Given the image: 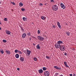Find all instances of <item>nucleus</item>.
Returning a JSON list of instances; mask_svg holds the SVG:
<instances>
[{"instance_id": "obj_1", "label": "nucleus", "mask_w": 76, "mask_h": 76, "mask_svg": "<svg viewBox=\"0 0 76 76\" xmlns=\"http://www.w3.org/2000/svg\"><path fill=\"white\" fill-rule=\"evenodd\" d=\"M37 38L39 41H43L44 39V38L41 37V36H37Z\"/></svg>"}, {"instance_id": "obj_2", "label": "nucleus", "mask_w": 76, "mask_h": 76, "mask_svg": "<svg viewBox=\"0 0 76 76\" xmlns=\"http://www.w3.org/2000/svg\"><path fill=\"white\" fill-rule=\"evenodd\" d=\"M50 75L49 72L48 71H45L44 72V75L45 76H48Z\"/></svg>"}, {"instance_id": "obj_3", "label": "nucleus", "mask_w": 76, "mask_h": 76, "mask_svg": "<svg viewBox=\"0 0 76 76\" xmlns=\"http://www.w3.org/2000/svg\"><path fill=\"white\" fill-rule=\"evenodd\" d=\"M55 47L56 48H60V45L59 44H58L57 43H56L55 45Z\"/></svg>"}, {"instance_id": "obj_4", "label": "nucleus", "mask_w": 76, "mask_h": 76, "mask_svg": "<svg viewBox=\"0 0 76 76\" xmlns=\"http://www.w3.org/2000/svg\"><path fill=\"white\" fill-rule=\"evenodd\" d=\"M65 47H63V46H61L60 48V50L61 51H64L65 50Z\"/></svg>"}, {"instance_id": "obj_5", "label": "nucleus", "mask_w": 76, "mask_h": 76, "mask_svg": "<svg viewBox=\"0 0 76 76\" xmlns=\"http://www.w3.org/2000/svg\"><path fill=\"white\" fill-rule=\"evenodd\" d=\"M52 9L55 11H56L57 10V9H58V7H55L54 6H53L52 7Z\"/></svg>"}, {"instance_id": "obj_6", "label": "nucleus", "mask_w": 76, "mask_h": 76, "mask_svg": "<svg viewBox=\"0 0 76 76\" xmlns=\"http://www.w3.org/2000/svg\"><path fill=\"white\" fill-rule=\"evenodd\" d=\"M61 7V8L62 9H65L66 8V7H65V6L64 5V4L63 3H61L60 4Z\"/></svg>"}, {"instance_id": "obj_7", "label": "nucleus", "mask_w": 76, "mask_h": 76, "mask_svg": "<svg viewBox=\"0 0 76 76\" xmlns=\"http://www.w3.org/2000/svg\"><path fill=\"white\" fill-rule=\"evenodd\" d=\"M5 31L7 35H10V33H11V32L7 30H6Z\"/></svg>"}, {"instance_id": "obj_8", "label": "nucleus", "mask_w": 76, "mask_h": 76, "mask_svg": "<svg viewBox=\"0 0 76 76\" xmlns=\"http://www.w3.org/2000/svg\"><path fill=\"white\" fill-rule=\"evenodd\" d=\"M6 51H5V52L7 54L9 55L10 54V52L9 50H6Z\"/></svg>"}, {"instance_id": "obj_9", "label": "nucleus", "mask_w": 76, "mask_h": 76, "mask_svg": "<svg viewBox=\"0 0 76 76\" xmlns=\"http://www.w3.org/2000/svg\"><path fill=\"white\" fill-rule=\"evenodd\" d=\"M26 33H24L23 34L22 36V38H25L26 37Z\"/></svg>"}, {"instance_id": "obj_10", "label": "nucleus", "mask_w": 76, "mask_h": 76, "mask_svg": "<svg viewBox=\"0 0 76 76\" xmlns=\"http://www.w3.org/2000/svg\"><path fill=\"white\" fill-rule=\"evenodd\" d=\"M27 53L28 55H29L30 54H31V50H27Z\"/></svg>"}, {"instance_id": "obj_11", "label": "nucleus", "mask_w": 76, "mask_h": 76, "mask_svg": "<svg viewBox=\"0 0 76 76\" xmlns=\"http://www.w3.org/2000/svg\"><path fill=\"white\" fill-rule=\"evenodd\" d=\"M57 23L58 26L59 27V28H61V25H60V23H59V22H57Z\"/></svg>"}, {"instance_id": "obj_12", "label": "nucleus", "mask_w": 76, "mask_h": 76, "mask_svg": "<svg viewBox=\"0 0 76 76\" xmlns=\"http://www.w3.org/2000/svg\"><path fill=\"white\" fill-rule=\"evenodd\" d=\"M38 71L39 73H43V71L42 70V69H39Z\"/></svg>"}, {"instance_id": "obj_13", "label": "nucleus", "mask_w": 76, "mask_h": 76, "mask_svg": "<svg viewBox=\"0 0 76 76\" xmlns=\"http://www.w3.org/2000/svg\"><path fill=\"white\" fill-rule=\"evenodd\" d=\"M20 60L22 62L23 61H24V58L23 57H20Z\"/></svg>"}, {"instance_id": "obj_14", "label": "nucleus", "mask_w": 76, "mask_h": 76, "mask_svg": "<svg viewBox=\"0 0 76 76\" xmlns=\"http://www.w3.org/2000/svg\"><path fill=\"white\" fill-rule=\"evenodd\" d=\"M55 69H57V70H61V68H59L58 67H54Z\"/></svg>"}, {"instance_id": "obj_15", "label": "nucleus", "mask_w": 76, "mask_h": 76, "mask_svg": "<svg viewBox=\"0 0 76 76\" xmlns=\"http://www.w3.org/2000/svg\"><path fill=\"white\" fill-rule=\"evenodd\" d=\"M62 43H63V42L60 40H59L57 42V44H62Z\"/></svg>"}, {"instance_id": "obj_16", "label": "nucleus", "mask_w": 76, "mask_h": 76, "mask_svg": "<svg viewBox=\"0 0 76 76\" xmlns=\"http://www.w3.org/2000/svg\"><path fill=\"white\" fill-rule=\"evenodd\" d=\"M65 33L68 36H69V35H70V33L68 31H66Z\"/></svg>"}, {"instance_id": "obj_17", "label": "nucleus", "mask_w": 76, "mask_h": 76, "mask_svg": "<svg viewBox=\"0 0 76 76\" xmlns=\"http://www.w3.org/2000/svg\"><path fill=\"white\" fill-rule=\"evenodd\" d=\"M36 47L37 48L38 50H39V49H40V46H39V44L37 45L36 46Z\"/></svg>"}, {"instance_id": "obj_18", "label": "nucleus", "mask_w": 76, "mask_h": 76, "mask_svg": "<svg viewBox=\"0 0 76 76\" xmlns=\"http://www.w3.org/2000/svg\"><path fill=\"white\" fill-rule=\"evenodd\" d=\"M15 57L17 58H18L19 57V55L18 54H16L15 55Z\"/></svg>"}, {"instance_id": "obj_19", "label": "nucleus", "mask_w": 76, "mask_h": 76, "mask_svg": "<svg viewBox=\"0 0 76 76\" xmlns=\"http://www.w3.org/2000/svg\"><path fill=\"white\" fill-rule=\"evenodd\" d=\"M64 65H65L66 67H69V66H67V62L66 61H64Z\"/></svg>"}, {"instance_id": "obj_20", "label": "nucleus", "mask_w": 76, "mask_h": 76, "mask_svg": "<svg viewBox=\"0 0 76 76\" xmlns=\"http://www.w3.org/2000/svg\"><path fill=\"white\" fill-rule=\"evenodd\" d=\"M19 6L20 7H22V6H23V4L22 3L20 2L19 3Z\"/></svg>"}, {"instance_id": "obj_21", "label": "nucleus", "mask_w": 76, "mask_h": 76, "mask_svg": "<svg viewBox=\"0 0 76 76\" xmlns=\"http://www.w3.org/2000/svg\"><path fill=\"white\" fill-rule=\"evenodd\" d=\"M0 52L1 54H4V52L3 51V50L2 49L1 50H0Z\"/></svg>"}, {"instance_id": "obj_22", "label": "nucleus", "mask_w": 76, "mask_h": 76, "mask_svg": "<svg viewBox=\"0 0 76 76\" xmlns=\"http://www.w3.org/2000/svg\"><path fill=\"white\" fill-rule=\"evenodd\" d=\"M26 18L25 17H23V19L24 21H26L27 19H26Z\"/></svg>"}, {"instance_id": "obj_23", "label": "nucleus", "mask_w": 76, "mask_h": 76, "mask_svg": "<svg viewBox=\"0 0 76 76\" xmlns=\"http://www.w3.org/2000/svg\"><path fill=\"white\" fill-rule=\"evenodd\" d=\"M19 50H15V53H19Z\"/></svg>"}, {"instance_id": "obj_24", "label": "nucleus", "mask_w": 76, "mask_h": 76, "mask_svg": "<svg viewBox=\"0 0 76 76\" xmlns=\"http://www.w3.org/2000/svg\"><path fill=\"white\" fill-rule=\"evenodd\" d=\"M27 35H28V36H30V35H31V33L29 32L27 34Z\"/></svg>"}, {"instance_id": "obj_25", "label": "nucleus", "mask_w": 76, "mask_h": 76, "mask_svg": "<svg viewBox=\"0 0 76 76\" xmlns=\"http://www.w3.org/2000/svg\"><path fill=\"white\" fill-rule=\"evenodd\" d=\"M41 18L43 20H45V18H44V17L42 16L41 17Z\"/></svg>"}, {"instance_id": "obj_26", "label": "nucleus", "mask_w": 76, "mask_h": 76, "mask_svg": "<svg viewBox=\"0 0 76 76\" xmlns=\"http://www.w3.org/2000/svg\"><path fill=\"white\" fill-rule=\"evenodd\" d=\"M20 28L22 31L23 32V31H24V29H23V28H22V27L21 26H20Z\"/></svg>"}, {"instance_id": "obj_27", "label": "nucleus", "mask_w": 76, "mask_h": 76, "mask_svg": "<svg viewBox=\"0 0 76 76\" xmlns=\"http://www.w3.org/2000/svg\"><path fill=\"white\" fill-rule=\"evenodd\" d=\"M3 42H7V41L6 40L4 39L3 40Z\"/></svg>"}, {"instance_id": "obj_28", "label": "nucleus", "mask_w": 76, "mask_h": 76, "mask_svg": "<svg viewBox=\"0 0 76 76\" xmlns=\"http://www.w3.org/2000/svg\"><path fill=\"white\" fill-rule=\"evenodd\" d=\"M43 70H46V68L45 67H43L42 68Z\"/></svg>"}, {"instance_id": "obj_29", "label": "nucleus", "mask_w": 76, "mask_h": 76, "mask_svg": "<svg viewBox=\"0 0 76 76\" xmlns=\"http://www.w3.org/2000/svg\"><path fill=\"white\" fill-rule=\"evenodd\" d=\"M21 11H22V12H23V11H25V9L23 8L21 9Z\"/></svg>"}, {"instance_id": "obj_30", "label": "nucleus", "mask_w": 76, "mask_h": 76, "mask_svg": "<svg viewBox=\"0 0 76 76\" xmlns=\"http://www.w3.org/2000/svg\"><path fill=\"white\" fill-rule=\"evenodd\" d=\"M53 27V28H56V26L53 24L52 25Z\"/></svg>"}, {"instance_id": "obj_31", "label": "nucleus", "mask_w": 76, "mask_h": 76, "mask_svg": "<svg viewBox=\"0 0 76 76\" xmlns=\"http://www.w3.org/2000/svg\"><path fill=\"white\" fill-rule=\"evenodd\" d=\"M11 3H12V4H13V5H15V2H11Z\"/></svg>"}, {"instance_id": "obj_32", "label": "nucleus", "mask_w": 76, "mask_h": 76, "mask_svg": "<svg viewBox=\"0 0 76 76\" xmlns=\"http://www.w3.org/2000/svg\"><path fill=\"white\" fill-rule=\"evenodd\" d=\"M46 58H47V59H50V57H48L47 56H46Z\"/></svg>"}, {"instance_id": "obj_33", "label": "nucleus", "mask_w": 76, "mask_h": 76, "mask_svg": "<svg viewBox=\"0 0 76 76\" xmlns=\"http://www.w3.org/2000/svg\"><path fill=\"white\" fill-rule=\"evenodd\" d=\"M37 33H38V34H40V30H38V31H37Z\"/></svg>"}, {"instance_id": "obj_34", "label": "nucleus", "mask_w": 76, "mask_h": 76, "mask_svg": "<svg viewBox=\"0 0 76 76\" xmlns=\"http://www.w3.org/2000/svg\"><path fill=\"white\" fill-rule=\"evenodd\" d=\"M4 20L5 21H7V18H4Z\"/></svg>"}, {"instance_id": "obj_35", "label": "nucleus", "mask_w": 76, "mask_h": 76, "mask_svg": "<svg viewBox=\"0 0 76 76\" xmlns=\"http://www.w3.org/2000/svg\"><path fill=\"white\" fill-rule=\"evenodd\" d=\"M18 53H19L20 54H22V52H20V51H19Z\"/></svg>"}, {"instance_id": "obj_36", "label": "nucleus", "mask_w": 76, "mask_h": 76, "mask_svg": "<svg viewBox=\"0 0 76 76\" xmlns=\"http://www.w3.org/2000/svg\"><path fill=\"white\" fill-rule=\"evenodd\" d=\"M34 61H37V58H34Z\"/></svg>"}, {"instance_id": "obj_37", "label": "nucleus", "mask_w": 76, "mask_h": 76, "mask_svg": "<svg viewBox=\"0 0 76 76\" xmlns=\"http://www.w3.org/2000/svg\"><path fill=\"white\" fill-rule=\"evenodd\" d=\"M32 38H33L34 39H36V37H35L34 36H32Z\"/></svg>"}, {"instance_id": "obj_38", "label": "nucleus", "mask_w": 76, "mask_h": 76, "mask_svg": "<svg viewBox=\"0 0 76 76\" xmlns=\"http://www.w3.org/2000/svg\"><path fill=\"white\" fill-rule=\"evenodd\" d=\"M53 6H54V7H58L56 5H54Z\"/></svg>"}, {"instance_id": "obj_39", "label": "nucleus", "mask_w": 76, "mask_h": 76, "mask_svg": "<svg viewBox=\"0 0 76 76\" xmlns=\"http://www.w3.org/2000/svg\"><path fill=\"white\" fill-rule=\"evenodd\" d=\"M64 55H65V56H67V53H64Z\"/></svg>"}, {"instance_id": "obj_40", "label": "nucleus", "mask_w": 76, "mask_h": 76, "mask_svg": "<svg viewBox=\"0 0 76 76\" xmlns=\"http://www.w3.org/2000/svg\"><path fill=\"white\" fill-rule=\"evenodd\" d=\"M58 75V74L57 73H56L55 74V75H56V76H57Z\"/></svg>"}, {"instance_id": "obj_41", "label": "nucleus", "mask_w": 76, "mask_h": 76, "mask_svg": "<svg viewBox=\"0 0 76 76\" xmlns=\"http://www.w3.org/2000/svg\"><path fill=\"white\" fill-rule=\"evenodd\" d=\"M51 2H54V0H50Z\"/></svg>"}, {"instance_id": "obj_42", "label": "nucleus", "mask_w": 76, "mask_h": 76, "mask_svg": "<svg viewBox=\"0 0 76 76\" xmlns=\"http://www.w3.org/2000/svg\"><path fill=\"white\" fill-rule=\"evenodd\" d=\"M40 6H42V4H40Z\"/></svg>"}, {"instance_id": "obj_43", "label": "nucleus", "mask_w": 76, "mask_h": 76, "mask_svg": "<svg viewBox=\"0 0 76 76\" xmlns=\"http://www.w3.org/2000/svg\"><path fill=\"white\" fill-rule=\"evenodd\" d=\"M31 38H29V40L30 41H31Z\"/></svg>"}, {"instance_id": "obj_44", "label": "nucleus", "mask_w": 76, "mask_h": 76, "mask_svg": "<svg viewBox=\"0 0 76 76\" xmlns=\"http://www.w3.org/2000/svg\"><path fill=\"white\" fill-rule=\"evenodd\" d=\"M17 70H18V71L20 70V69H19V68H17Z\"/></svg>"}, {"instance_id": "obj_45", "label": "nucleus", "mask_w": 76, "mask_h": 76, "mask_svg": "<svg viewBox=\"0 0 76 76\" xmlns=\"http://www.w3.org/2000/svg\"><path fill=\"white\" fill-rule=\"evenodd\" d=\"M73 76H76V74H75V73L73 74Z\"/></svg>"}, {"instance_id": "obj_46", "label": "nucleus", "mask_w": 76, "mask_h": 76, "mask_svg": "<svg viewBox=\"0 0 76 76\" xmlns=\"http://www.w3.org/2000/svg\"><path fill=\"white\" fill-rule=\"evenodd\" d=\"M70 76H72V74H69Z\"/></svg>"}, {"instance_id": "obj_47", "label": "nucleus", "mask_w": 76, "mask_h": 76, "mask_svg": "<svg viewBox=\"0 0 76 76\" xmlns=\"http://www.w3.org/2000/svg\"><path fill=\"white\" fill-rule=\"evenodd\" d=\"M24 53H26V50H24Z\"/></svg>"}, {"instance_id": "obj_48", "label": "nucleus", "mask_w": 76, "mask_h": 76, "mask_svg": "<svg viewBox=\"0 0 76 76\" xmlns=\"http://www.w3.org/2000/svg\"><path fill=\"white\" fill-rule=\"evenodd\" d=\"M65 25H67V23H65Z\"/></svg>"}, {"instance_id": "obj_49", "label": "nucleus", "mask_w": 76, "mask_h": 76, "mask_svg": "<svg viewBox=\"0 0 76 76\" xmlns=\"http://www.w3.org/2000/svg\"><path fill=\"white\" fill-rule=\"evenodd\" d=\"M33 45L34 46V45H35V44L33 43Z\"/></svg>"}, {"instance_id": "obj_50", "label": "nucleus", "mask_w": 76, "mask_h": 76, "mask_svg": "<svg viewBox=\"0 0 76 76\" xmlns=\"http://www.w3.org/2000/svg\"><path fill=\"white\" fill-rule=\"evenodd\" d=\"M0 30H1V28L0 27Z\"/></svg>"}, {"instance_id": "obj_51", "label": "nucleus", "mask_w": 76, "mask_h": 76, "mask_svg": "<svg viewBox=\"0 0 76 76\" xmlns=\"http://www.w3.org/2000/svg\"><path fill=\"white\" fill-rule=\"evenodd\" d=\"M54 67H57V66H54Z\"/></svg>"}, {"instance_id": "obj_52", "label": "nucleus", "mask_w": 76, "mask_h": 76, "mask_svg": "<svg viewBox=\"0 0 76 76\" xmlns=\"http://www.w3.org/2000/svg\"><path fill=\"white\" fill-rule=\"evenodd\" d=\"M68 68H69V67H67Z\"/></svg>"}, {"instance_id": "obj_53", "label": "nucleus", "mask_w": 76, "mask_h": 76, "mask_svg": "<svg viewBox=\"0 0 76 76\" xmlns=\"http://www.w3.org/2000/svg\"><path fill=\"white\" fill-rule=\"evenodd\" d=\"M1 22H0V24H1Z\"/></svg>"}, {"instance_id": "obj_54", "label": "nucleus", "mask_w": 76, "mask_h": 76, "mask_svg": "<svg viewBox=\"0 0 76 76\" xmlns=\"http://www.w3.org/2000/svg\"><path fill=\"white\" fill-rule=\"evenodd\" d=\"M45 5H46V4H45Z\"/></svg>"}, {"instance_id": "obj_55", "label": "nucleus", "mask_w": 76, "mask_h": 76, "mask_svg": "<svg viewBox=\"0 0 76 76\" xmlns=\"http://www.w3.org/2000/svg\"><path fill=\"white\" fill-rule=\"evenodd\" d=\"M45 37H46V35H45Z\"/></svg>"}, {"instance_id": "obj_56", "label": "nucleus", "mask_w": 76, "mask_h": 76, "mask_svg": "<svg viewBox=\"0 0 76 76\" xmlns=\"http://www.w3.org/2000/svg\"><path fill=\"white\" fill-rule=\"evenodd\" d=\"M1 14V13L0 12V14Z\"/></svg>"}]
</instances>
